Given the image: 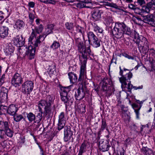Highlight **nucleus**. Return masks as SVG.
Wrapping results in <instances>:
<instances>
[{
	"label": "nucleus",
	"instance_id": "obj_11",
	"mask_svg": "<svg viewBox=\"0 0 155 155\" xmlns=\"http://www.w3.org/2000/svg\"><path fill=\"white\" fill-rule=\"evenodd\" d=\"M22 92L24 94H29L34 88V83L31 81H27L22 85Z\"/></svg>",
	"mask_w": 155,
	"mask_h": 155
},
{
	"label": "nucleus",
	"instance_id": "obj_62",
	"mask_svg": "<svg viewBox=\"0 0 155 155\" xmlns=\"http://www.w3.org/2000/svg\"><path fill=\"white\" fill-rule=\"evenodd\" d=\"M121 110L124 112L127 111V108L126 107H125L124 105H121Z\"/></svg>",
	"mask_w": 155,
	"mask_h": 155
},
{
	"label": "nucleus",
	"instance_id": "obj_2",
	"mask_svg": "<svg viewBox=\"0 0 155 155\" xmlns=\"http://www.w3.org/2000/svg\"><path fill=\"white\" fill-rule=\"evenodd\" d=\"M113 35L117 38H120L126 35L130 37L134 36V34L132 29L123 22H117L112 30Z\"/></svg>",
	"mask_w": 155,
	"mask_h": 155
},
{
	"label": "nucleus",
	"instance_id": "obj_5",
	"mask_svg": "<svg viewBox=\"0 0 155 155\" xmlns=\"http://www.w3.org/2000/svg\"><path fill=\"white\" fill-rule=\"evenodd\" d=\"M101 90L106 91V95L110 96L114 91V88L111 80L109 78L105 77L100 82Z\"/></svg>",
	"mask_w": 155,
	"mask_h": 155
},
{
	"label": "nucleus",
	"instance_id": "obj_13",
	"mask_svg": "<svg viewBox=\"0 0 155 155\" xmlns=\"http://www.w3.org/2000/svg\"><path fill=\"white\" fill-rule=\"evenodd\" d=\"M143 21L151 26L155 27V17L153 14H148L142 16Z\"/></svg>",
	"mask_w": 155,
	"mask_h": 155
},
{
	"label": "nucleus",
	"instance_id": "obj_33",
	"mask_svg": "<svg viewBox=\"0 0 155 155\" xmlns=\"http://www.w3.org/2000/svg\"><path fill=\"white\" fill-rule=\"evenodd\" d=\"M64 134L72 137L73 132L71 130L70 127H66L64 129Z\"/></svg>",
	"mask_w": 155,
	"mask_h": 155
},
{
	"label": "nucleus",
	"instance_id": "obj_16",
	"mask_svg": "<svg viewBox=\"0 0 155 155\" xmlns=\"http://www.w3.org/2000/svg\"><path fill=\"white\" fill-rule=\"evenodd\" d=\"M14 45L17 47H20L23 46L25 43V39L23 38L22 35L20 36L17 35L13 40Z\"/></svg>",
	"mask_w": 155,
	"mask_h": 155
},
{
	"label": "nucleus",
	"instance_id": "obj_31",
	"mask_svg": "<svg viewBox=\"0 0 155 155\" xmlns=\"http://www.w3.org/2000/svg\"><path fill=\"white\" fill-rule=\"evenodd\" d=\"M144 10H145L143 7L142 8L140 9L136 7L133 11L136 14H139L142 16L143 15V13L145 12Z\"/></svg>",
	"mask_w": 155,
	"mask_h": 155
},
{
	"label": "nucleus",
	"instance_id": "obj_29",
	"mask_svg": "<svg viewBox=\"0 0 155 155\" xmlns=\"http://www.w3.org/2000/svg\"><path fill=\"white\" fill-rule=\"evenodd\" d=\"M22 119H23L25 121V117L24 118L22 115L18 114H15L14 115V119L16 122L20 121Z\"/></svg>",
	"mask_w": 155,
	"mask_h": 155
},
{
	"label": "nucleus",
	"instance_id": "obj_9",
	"mask_svg": "<svg viewBox=\"0 0 155 155\" xmlns=\"http://www.w3.org/2000/svg\"><path fill=\"white\" fill-rule=\"evenodd\" d=\"M134 39L139 49H142L143 47L148 45V42L146 38L142 36H139L135 31H134Z\"/></svg>",
	"mask_w": 155,
	"mask_h": 155
},
{
	"label": "nucleus",
	"instance_id": "obj_35",
	"mask_svg": "<svg viewBox=\"0 0 155 155\" xmlns=\"http://www.w3.org/2000/svg\"><path fill=\"white\" fill-rule=\"evenodd\" d=\"M60 44L57 41H54L50 46V48L53 49H56L60 47Z\"/></svg>",
	"mask_w": 155,
	"mask_h": 155
},
{
	"label": "nucleus",
	"instance_id": "obj_8",
	"mask_svg": "<svg viewBox=\"0 0 155 155\" xmlns=\"http://www.w3.org/2000/svg\"><path fill=\"white\" fill-rule=\"evenodd\" d=\"M90 55H85V56H84L83 55L79 56L80 61L81 63V67L80 74L78 80V81H81L83 79H84L85 76L86 75V64L87 59V56Z\"/></svg>",
	"mask_w": 155,
	"mask_h": 155
},
{
	"label": "nucleus",
	"instance_id": "obj_25",
	"mask_svg": "<svg viewBox=\"0 0 155 155\" xmlns=\"http://www.w3.org/2000/svg\"><path fill=\"white\" fill-rule=\"evenodd\" d=\"M87 36L88 39L89 43L91 42L92 41L97 39V37L92 31H89L87 33Z\"/></svg>",
	"mask_w": 155,
	"mask_h": 155
},
{
	"label": "nucleus",
	"instance_id": "obj_17",
	"mask_svg": "<svg viewBox=\"0 0 155 155\" xmlns=\"http://www.w3.org/2000/svg\"><path fill=\"white\" fill-rule=\"evenodd\" d=\"M109 142L107 140H101L99 142V147L100 150L103 152L108 151L110 147Z\"/></svg>",
	"mask_w": 155,
	"mask_h": 155
},
{
	"label": "nucleus",
	"instance_id": "obj_56",
	"mask_svg": "<svg viewBox=\"0 0 155 155\" xmlns=\"http://www.w3.org/2000/svg\"><path fill=\"white\" fill-rule=\"evenodd\" d=\"M53 33V31L50 30L49 29H48V28L46 29L45 32L44 33H45V34L46 35H47L49 34L52 33Z\"/></svg>",
	"mask_w": 155,
	"mask_h": 155
},
{
	"label": "nucleus",
	"instance_id": "obj_46",
	"mask_svg": "<svg viewBox=\"0 0 155 155\" xmlns=\"http://www.w3.org/2000/svg\"><path fill=\"white\" fill-rule=\"evenodd\" d=\"M47 36L45 33H43L42 35H40L39 37H38V39L39 41H43L45 40Z\"/></svg>",
	"mask_w": 155,
	"mask_h": 155
},
{
	"label": "nucleus",
	"instance_id": "obj_59",
	"mask_svg": "<svg viewBox=\"0 0 155 155\" xmlns=\"http://www.w3.org/2000/svg\"><path fill=\"white\" fill-rule=\"evenodd\" d=\"M35 5V3L33 2H31L28 3V6L30 8H33Z\"/></svg>",
	"mask_w": 155,
	"mask_h": 155
},
{
	"label": "nucleus",
	"instance_id": "obj_39",
	"mask_svg": "<svg viewBox=\"0 0 155 155\" xmlns=\"http://www.w3.org/2000/svg\"><path fill=\"white\" fill-rule=\"evenodd\" d=\"M108 6L114 8L116 9L121 10L122 9L120 8V6H118L116 4L114 3H109L108 4Z\"/></svg>",
	"mask_w": 155,
	"mask_h": 155
},
{
	"label": "nucleus",
	"instance_id": "obj_23",
	"mask_svg": "<svg viewBox=\"0 0 155 155\" xmlns=\"http://www.w3.org/2000/svg\"><path fill=\"white\" fill-rule=\"evenodd\" d=\"M70 82L74 84L76 83L78 81V77L76 74L73 73L72 72H70L68 74Z\"/></svg>",
	"mask_w": 155,
	"mask_h": 155
},
{
	"label": "nucleus",
	"instance_id": "obj_64",
	"mask_svg": "<svg viewBox=\"0 0 155 155\" xmlns=\"http://www.w3.org/2000/svg\"><path fill=\"white\" fill-rule=\"evenodd\" d=\"M118 155H124V151L123 150H120L117 153Z\"/></svg>",
	"mask_w": 155,
	"mask_h": 155
},
{
	"label": "nucleus",
	"instance_id": "obj_4",
	"mask_svg": "<svg viewBox=\"0 0 155 155\" xmlns=\"http://www.w3.org/2000/svg\"><path fill=\"white\" fill-rule=\"evenodd\" d=\"M54 98L50 95L47 96L44 100H41L38 104L39 111H43L42 108L44 109V112L46 115L51 113V105L53 104Z\"/></svg>",
	"mask_w": 155,
	"mask_h": 155
},
{
	"label": "nucleus",
	"instance_id": "obj_18",
	"mask_svg": "<svg viewBox=\"0 0 155 155\" xmlns=\"http://www.w3.org/2000/svg\"><path fill=\"white\" fill-rule=\"evenodd\" d=\"M9 28L5 26H2L0 27V37L2 39H4L8 35Z\"/></svg>",
	"mask_w": 155,
	"mask_h": 155
},
{
	"label": "nucleus",
	"instance_id": "obj_21",
	"mask_svg": "<svg viewBox=\"0 0 155 155\" xmlns=\"http://www.w3.org/2000/svg\"><path fill=\"white\" fill-rule=\"evenodd\" d=\"M14 51V47L12 46L11 43H9L6 46L5 50L4 52L6 55L10 56L11 54L13 53Z\"/></svg>",
	"mask_w": 155,
	"mask_h": 155
},
{
	"label": "nucleus",
	"instance_id": "obj_55",
	"mask_svg": "<svg viewBox=\"0 0 155 155\" xmlns=\"http://www.w3.org/2000/svg\"><path fill=\"white\" fill-rule=\"evenodd\" d=\"M141 107H140L139 108H137V109L134 110V111L136 113V115L137 118V119L139 118V110L140 109Z\"/></svg>",
	"mask_w": 155,
	"mask_h": 155
},
{
	"label": "nucleus",
	"instance_id": "obj_1",
	"mask_svg": "<svg viewBox=\"0 0 155 155\" xmlns=\"http://www.w3.org/2000/svg\"><path fill=\"white\" fill-rule=\"evenodd\" d=\"M71 86H70L62 87L61 88L60 95L61 99L65 105L66 108L73 102L74 95L75 99L79 101L82 99L85 96V92L83 87L81 89L79 88L75 92L71 90Z\"/></svg>",
	"mask_w": 155,
	"mask_h": 155
},
{
	"label": "nucleus",
	"instance_id": "obj_24",
	"mask_svg": "<svg viewBox=\"0 0 155 155\" xmlns=\"http://www.w3.org/2000/svg\"><path fill=\"white\" fill-rule=\"evenodd\" d=\"M101 40L99 39L98 38L94 40L89 44L94 48H97L101 46L100 42Z\"/></svg>",
	"mask_w": 155,
	"mask_h": 155
},
{
	"label": "nucleus",
	"instance_id": "obj_45",
	"mask_svg": "<svg viewBox=\"0 0 155 155\" xmlns=\"http://www.w3.org/2000/svg\"><path fill=\"white\" fill-rule=\"evenodd\" d=\"M5 74H3L1 77L0 78V86L2 85L5 83Z\"/></svg>",
	"mask_w": 155,
	"mask_h": 155
},
{
	"label": "nucleus",
	"instance_id": "obj_47",
	"mask_svg": "<svg viewBox=\"0 0 155 155\" xmlns=\"http://www.w3.org/2000/svg\"><path fill=\"white\" fill-rule=\"evenodd\" d=\"M71 138H72V137L71 136H70L69 135H68L64 134V141L67 142L70 140ZM73 138H72V141H73Z\"/></svg>",
	"mask_w": 155,
	"mask_h": 155
},
{
	"label": "nucleus",
	"instance_id": "obj_12",
	"mask_svg": "<svg viewBox=\"0 0 155 155\" xmlns=\"http://www.w3.org/2000/svg\"><path fill=\"white\" fill-rule=\"evenodd\" d=\"M23 82L21 74L16 73L13 76L11 81L12 85L15 87H18Z\"/></svg>",
	"mask_w": 155,
	"mask_h": 155
},
{
	"label": "nucleus",
	"instance_id": "obj_43",
	"mask_svg": "<svg viewBox=\"0 0 155 155\" xmlns=\"http://www.w3.org/2000/svg\"><path fill=\"white\" fill-rule=\"evenodd\" d=\"M81 2L78 3L76 5V7L79 9H81L86 7L84 2Z\"/></svg>",
	"mask_w": 155,
	"mask_h": 155
},
{
	"label": "nucleus",
	"instance_id": "obj_50",
	"mask_svg": "<svg viewBox=\"0 0 155 155\" xmlns=\"http://www.w3.org/2000/svg\"><path fill=\"white\" fill-rule=\"evenodd\" d=\"M127 81H128V82H129L127 85V89L128 90V91L129 92H131L132 89L133 88V87L134 86H133L132 84H131L130 80H128Z\"/></svg>",
	"mask_w": 155,
	"mask_h": 155
},
{
	"label": "nucleus",
	"instance_id": "obj_42",
	"mask_svg": "<svg viewBox=\"0 0 155 155\" xmlns=\"http://www.w3.org/2000/svg\"><path fill=\"white\" fill-rule=\"evenodd\" d=\"M138 4V5L140 6H143L146 4V2L145 0H137L136 2H135L134 3Z\"/></svg>",
	"mask_w": 155,
	"mask_h": 155
},
{
	"label": "nucleus",
	"instance_id": "obj_49",
	"mask_svg": "<svg viewBox=\"0 0 155 155\" xmlns=\"http://www.w3.org/2000/svg\"><path fill=\"white\" fill-rule=\"evenodd\" d=\"M29 18L30 19V22L31 23H32L35 18V16L34 14L31 13H29Z\"/></svg>",
	"mask_w": 155,
	"mask_h": 155
},
{
	"label": "nucleus",
	"instance_id": "obj_27",
	"mask_svg": "<svg viewBox=\"0 0 155 155\" xmlns=\"http://www.w3.org/2000/svg\"><path fill=\"white\" fill-rule=\"evenodd\" d=\"M24 25V22L20 20H18L15 23L14 27L15 28L19 30L22 28Z\"/></svg>",
	"mask_w": 155,
	"mask_h": 155
},
{
	"label": "nucleus",
	"instance_id": "obj_36",
	"mask_svg": "<svg viewBox=\"0 0 155 155\" xmlns=\"http://www.w3.org/2000/svg\"><path fill=\"white\" fill-rule=\"evenodd\" d=\"M149 49V46H146L143 47L142 49H139L140 52L143 53V54H146L148 51Z\"/></svg>",
	"mask_w": 155,
	"mask_h": 155
},
{
	"label": "nucleus",
	"instance_id": "obj_3",
	"mask_svg": "<svg viewBox=\"0 0 155 155\" xmlns=\"http://www.w3.org/2000/svg\"><path fill=\"white\" fill-rule=\"evenodd\" d=\"M32 32L29 39V42L32 45H30L27 48L25 54L29 56V59H31L33 58L35 55L36 48H37L41 43V41H39L38 39V37L36 38V34L32 29Z\"/></svg>",
	"mask_w": 155,
	"mask_h": 155
},
{
	"label": "nucleus",
	"instance_id": "obj_54",
	"mask_svg": "<svg viewBox=\"0 0 155 155\" xmlns=\"http://www.w3.org/2000/svg\"><path fill=\"white\" fill-rule=\"evenodd\" d=\"M122 55L124 57L127 58L128 59H134V57L130 56L126 53H123L122 54Z\"/></svg>",
	"mask_w": 155,
	"mask_h": 155
},
{
	"label": "nucleus",
	"instance_id": "obj_57",
	"mask_svg": "<svg viewBox=\"0 0 155 155\" xmlns=\"http://www.w3.org/2000/svg\"><path fill=\"white\" fill-rule=\"evenodd\" d=\"M0 91L7 94L8 90L6 88L3 87H2Z\"/></svg>",
	"mask_w": 155,
	"mask_h": 155
},
{
	"label": "nucleus",
	"instance_id": "obj_22",
	"mask_svg": "<svg viewBox=\"0 0 155 155\" xmlns=\"http://www.w3.org/2000/svg\"><path fill=\"white\" fill-rule=\"evenodd\" d=\"M145 12L149 13L150 10H153L155 8V5H154L153 2L151 1L150 2L147 3L146 5L143 6Z\"/></svg>",
	"mask_w": 155,
	"mask_h": 155
},
{
	"label": "nucleus",
	"instance_id": "obj_14",
	"mask_svg": "<svg viewBox=\"0 0 155 155\" xmlns=\"http://www.w3.org/2000/svg\"><path fill=\"white\" fill-rule=\"evenodd\" d=\"M66 123V118L64 112H61L58 117V129L60 131L63 128Z\"/></svg>",
	"mask_w": 155,
	"mask_h": 155
},
{
	"label": "nucleus",
	"instance_id": "obj_58",
	"mask_svg": "<svg viewBox=\"0 0 155 155\" xmlns=\"http://www.w3.org/2000/svg\"><path fill=\"white\" fill-rule=\"evenodd\" d=\"M128 8L130 9L134 10L136 7V6L132 4H130L128 5Z\"/></svg>",
	"mask_w": 155,
	"mask_h": 155
},
{
	"label": "nucleus",
	"instance_id": "obj_38",
	"mask_svg": "<svg viewBox=\"0 0 155 155\" xmlns=\"http://www.w3.org/2000/svg\"><path fill=\"white\" fill-rule=\"evenodd\" d=\"M40 2H43L45 3L51 4H55V1L54 0H38Z\"/></svg>",
	"mask_w": 155,
	"mask_h": 155
},
{
	"label": "nucleus",
	"instance_id": "obj_6",
	"mask_svg": "<svg viewBox=\"0 0 155 155\" xmlns=\"http://www.w3.org/2000/svg\"><path fill=\"white\" fill-rule=\"evenodd\" d=\"M120 70L119 74L121 76L119 78L120 82L121 83V87L122 88H125L127 85L126 81L130 80V78L132 77V73L127 69L124 68L123 70L121 68V67H119Z\"/></svg>",
	"mask_w": 155,
	"mask_h": 155
},
{
	"label": "nucleus",
	"instance_id": "obj_19",
	"mask_svg": "<svg viewBox=\"0 0 155 155\" xmlns=\"http://www.w3.org/2000/svg\"><path fill=\"white\" fill-rule=\"evenodd\" d=\"M88 142L86 141H84L80 146L78 155H82L83 153L86 152L88 148Z\"/></svg>",
	"mask_w": 155,
	"mask_h": 155
},
{
	"label": "nucleus",
	"instance_id": "obj_26",
	"mask_svg": "<svg viewBox=\"0 0 155 155\" xmlns=\"http://www.w3.org/2000/svg\"><path fill=\"white\" fill-rule=\"evenodd\" d=\"M56 64L53 62L49 65V68L48 70L49 71V72L51 74H54L56 72Z\"/></svg>",
	"mask_w": 155,
	"mask_h": 155
},
{
	"label": "nucleus",
	"instance_id": "obj_61",
	"mask_svg": "<svg viewBox=\"0 0 155 155\" xmlns=\"http://www.w3.org/2000/svg\"><path fill=\"white\" fill-rule=\"evenodd\" d=\"M130 127L132 129V130H136L137 128V127L135 124H131V125L130 126Z\"/></svg>",
	"mask_w": 155,
	"mask_h": 155
},
{
	"label": "nucleus",
	"instance_id": "obj_40",
	"mask_svg": "<svg viewBox=\"0 0 155 155\" xmlns=\"http://www.w3.org/2000/svg\"><path fill=\"white\" fill-rule=\"evenodd\" d=\"M76 30L78 33H80L83 36V39H84V36L83 34L84 32V28L80 26H78L76 27Z\"/></svg>",
	"mask_w": 155,
	"mask_h": 155
},
{
	"label": "nucleus",
	"instance_id": "obj_44",
	"mask_svg": "<svg viewBox=\"0 0 155 155\" xmlns=\"http://www.w3.org/2000/svg\"><path fill=\"white\" fill-rule=\"evenodd\" d=\"M66 28L69 30H71L74 27L73 23H67L65 24Z\"/></svg>",
	"mask_w": 155,
	"mask_h": 155
},
{
	"label": "nucleus",
	"instance_id": "obj_60",
	"mask_svg": "<svg viewBox=\"0 0 155 155\" xmlns=\"http://www.w3.org/2000/svg\"><path fill=\"white\" fill-rule=\"evenodd\" d=\"M132 107L134 110L137 109V108L140 107L139 105L135 103H134L132 105Z\"/></svg>",
	"mask_w": 155,
	"mask_h": 155
},
{
	"label": "nucleus",
	"instance_id": "obj_20",
	"mask_svg": "<svg viewBox=\"0 0 155 155\" xmlns=\"http://www.w3.org/2000/svg\"><path fill=\"white\" fill-rule=\"evenodd\" d=\"M18 110V109L15 105L12 104L9 106L7 112L8 114L13 116L16 114Z\"/></svg>",
	"mask_w": 155,
	"mask_h": 155
},
{
	"label": "nucleus",
	"instance_id": "obj_53",
	"mask_svg": "<svg viewBox=\"0 0 155 155\" xmlns=\"http://www.w3.org/2000/svg\"><path fill=\"white\" fill-rule=\"evenodd\" d=\"M94 87L93 89V90H94L95 91H96L97 94L99 95V89H100V87L98 85H94Z\"/></svg>",
	"mask_w": 155,
	"mask_h": 155
},
{
	"label": "nucleus",
	"instance_id": "obj_28",
	"mask_svg": "<svg viewBox=\"0 0 155 155\" xmlns=\"http://www.w3.org/2000/svg\"><path fill=\"white\" fill-rule=\"evenodd\" d=\"M40 113H38L37 115L35 116V118L34 120V122L35 123H36L39 124L41 121L42 119V114L43 113V111H39Z\"/></svg>",
	"mask_w": 155,
	"mask_h": 155
},
{
	"label": "nucleus",
	"instance_id": "obj_32",
	"mask_svg": "<svg viewBox=\"0 0 155 155\" xmlns=\"http://www.w3.org/2000/svg\"><path fill=\"white\" fill-rule=\"evenodd\" d=\"M93 27L94 31L97 33H102L103 31V30L99 26L95 23L92 24Z\"/></svg>",
	"mask_w": 155,
	"mask_h": 155
},
{
	"label": "nucleus",
	"instance_id": "obj_37",
	"mask_svg": "<svg viewBox=\"0 0 155 155\" xmlns=\"http://www.w3.org/2000/svg\"><path fill=\"white\" fill-rule=\"evenodd\" d=\"M142 150L146 155H151V154H152L153 152L151 149L144 147L143 148Z\"/></svg>",
	"mask_w": 155,
	"mask_h": 155
},
{
	"label": "nucleus",
	"instance_id": "obj_7",
	"mask_svg": "<svg viewBox=\"0 0 155 155\" xmlns=\"http://www.w3.org/2000/svg\"><path fill=\"white\" fill-rule=\"evenodd\" d=\"M76 43L78 45L79 52L81 53L80 55H93V53L91 51L90 46H89L87 47L84 46L83 42L79 38L75 37Z\"/></svg>",
	"mask_w": 155,
	"mask_h": 155
},
{
	"label": "nucleus",
	"instance_id": "obj_63",
	"mask_svg": "<svg viewBox=\"0 0 155 155\" xmlns=\"http://www.w3.org/2000/svg\"><path fill=\"white\" fill-rule=\"evenodd\" d=\"M143 88V86L141 85L140 86H139L138 87L136 86H134L133 87V88L135 90H137V89H142Z\"/></svg>",
	"mask_w": 155,
	"mask_h": 155
},
{
	"label": "nucleus",
	"instance_id": "obj_15",
	"mask_svg": "<svg viewBox=\"0 0 155 155\" xmlns=\"http://www.w3.org/2000/svg\"><path fill=\"white\" fill-rule=\"evenodd\" d=\"M103 13L102 10L95 9L91 12L92 20L94 21L99 20L101 18V15Z\"/></svg>",
	"mask_w": 155,
	"mask_h": 155
},
{
	"label": "nucleus",
	"instance_id": "obj_41",
	"mask_svg": "<svg viewBox=\"0 0 155 155\" xmlns=\"http://www.w3.org/2000/svg\"><path fill=\"white\" fill-rule=\"evenodd\" d=\"M106 126L107 124L105 121V120H104V119H102V124L100 130H104L106 128Z\"/></svg>",
	"mask_w": 155,
	"mask_h": 155
},
{
	"label": "nucleus",
	"instance_id": "obj_30",
	"mask_svg": "<svg viewBox=\"0 0 155 155\" xmlns=\"http://www.w3.org/2000/svg\"><path fill=\"white\" fill-rule=\"evenodd\" d=\"M28 121L30 122H32L34 121L35 117V114L33 113L30 112L29 113H26Z\"/></svg>",
	"mask_w": 155,
	"mask_h": 155
},
{
	"label": "nucleus",
	"instance_id": "obj_51",
	"mask_svg": "<svg viewBox=\"0 0 155 155\" xmlns=\"http://www.w3.org/2000/svg\"><path fill=\"white\" fill-rule=\"evenodd\" d=\"M8 94H5L4 93H3L1 91L0 92V97L3 99L4 98H7V97Z\"/></svg>",
	"mask_w": 155,
	"mask_h": 155
},
{
	"label": "nucleus",
	"instance_id": "obj_10",
	"mask_svg": "<svg viewBox=\"0 0 155 155\" xmlns=\"http://www.w3.org/2000/svg\"><path fill=\"white\" fill-rule=\"evenodd\" d=\"M10 123L7 121L0 120V132H4L8 137H11L13 135V132L10 128Z\"/></svg>",
	"mask_w": 155,
	"mask_h": 155
},
{
	"label": "nucleus",
	"instance_id": "obj_52",
	"mask_svg": "<svg viewBox=\"0 0 155 155\" xmlns=\"http://www.w3.org/2000/svg\"><path fill=\"white\" fill-rule=\"evenodd\" d=\"M54 25L53 24H49L48 25L47 28H48V29H49L50 30L53 31V30L54 29ZM57 29H58L57 28H54L55 30H57Z\"/></svg>",
	"mask_w": 155,
	"mask_h": 155
},
{
	"label": "nucleus",
	"instance_id": "obj_34",
	"mask_svg": "<svg viewBox=\"0 0 155 155\" xmlns=\"http://www.w3.org/2000/svg\"><path fill=\"white\" fill-rule=\"evenodd\" d=\"M43 29V25L41 24H40L38 27H35L34 29H33V31L35 33L38 34H40L41 33Z\"/></svg>",
	"mask_w": 155,
	"mask_h": 155
},
{
	"label": "nucleus",
	"instance_id": "obj_48",
	"mask_svg": "<svg viewBox=\"0 0 155 155\" xmlns=\"http://www.w3.org/2000/svg\"><path fill=\"white\" fill-rule=\"evenodd\" d=\"M87 79L86 78L84 79H84H83L81 81H80L81 82V84H83V85H84V88H86V86L88 84V83L87 82ZM83 87V86H82Z\"/></svg>",
	"mask_w": 155,
	"mask_h": 155
}]
</instances>
